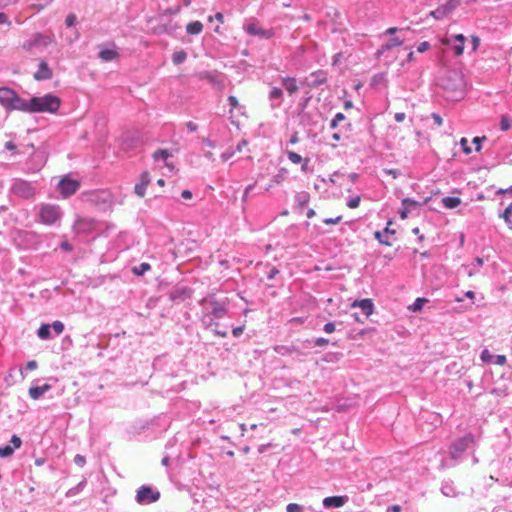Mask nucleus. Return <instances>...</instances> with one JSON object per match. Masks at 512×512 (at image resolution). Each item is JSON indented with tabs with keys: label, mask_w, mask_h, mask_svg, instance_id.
I'll use <instances>...</instances> for the list:
<instances>
[{
	"label": "nucleus",
	"mask_w": 512,
	"mask_h": 512,
	"mask_svg": "<svg viewBox=\"0 0 512 512\" xmlns=\"http://www.w3.org/2000/svg\"><path fill=\"white\" fill-rule=\"evenodd\" d=\"M460 145H461V147H462V149H463V152H464L465 154H467V155H468V154H470V153L472 152V149H471V147L469 146V144H468V140H467L466 138H462V139L460 140Z\"/></svg>",
	"instance_id": "c03bdc74"
},
{
	"label": "nucleus",
	"mask_w": 512,
	"mask_h": 512,
	"mask_svg": "<svg viewBox=\"0 0 512 512\" xmlns=\"http://www.w3.org/2000/svg\"><path fill=\"white\" fill-rule=\"evenodd\" d=\"M51 388H52V386L48 383H45L40 386H31L28 390V394L31 399L39 400Z\"/></svg>",
	"instance_id": "5701e85b"
},
{
	"label": "nucleus",
	"mask_w": 512,
	"mask_h": 512,
	"mask_svg": "<svg viewBox=\"0 0 512 512\" xmlns=\"http://www.w3.org/2000/svg\"><path fill=\"white\" fill-rule=\"evenodd\" d=\"M458 5V0H448L445 4L431 11L430 15L436 20H441L448 16L453 10H455L458 7Z\"/></svg>",
	"instance_id": "f8f14e48"
},
{
	"label": "nucleus",
	"mask_w": 512,
	"mask_h": 512,
	"mask_svg": "<svg viewBox=\"0 0 512 512\" xmlns=\"http://www.w3.org/2000/svg\"><path fill=\"white\" fill-rule=\"evenodd\" d=\"M55 43V36L52 31L45 33L35 32L21 44V49L27 53L42 51Z\"/></svg>",
	"instance_id": "7ed1b4c3"
},
{
	"label": "nucleus",
	"mask_w": 512,
	"mask_h": 512,
	"mask_svg": "<svg viewBox=\"0 0 512 512\" xmlns=\"http://www.w3.org/2000/svg\"><path fill=\"white\" fill-rule=\"evenodd\" d=\"M160 493L151 487L142 486L137 493V501L141 504H149L159 499Z\"/></svg>",
	"instance_id": "ddd939ff"
},
{
	"label": "nucleus",
	"mask_w": 512,
	"mask_h": 512,
	"mask_svg": "<svg viewBox=\"0 0 512 512\" xmlns=\"http://www.w3.org/2000/svg\"><path fill=\"white\" fill-rule=\"evenodd\" d=\"M347 497L345 496H330L323 500V505L326 508H340L346 503Z\"/></svg>",
	"instance_id": "b1692460"
},
{
	"label": "nucleus",
	"mask_w": 512,
	"mask_h": 512,
	"mask_svg": "<svg viewBox=\"0 0 512 512\" xmlns=\"http://www.w3.org/2000/svg\"><path fill=\"white\" fill-rule=\"evenodd\" d=\"M328 343L329 340L323 337H319L314 340V345L318 347L326 346Z\"/></svg>",
	"instance_id": "13d9d810"
},
{
	"label": "nucleus",
	"mask_w": 512,
	"mask_h": 512,
	"mask_svg": "<svg viewBox=\"0 0 512 512\" xmlns=\"http://www.w3.org/2000/svg\"><path fill=\"white\" fill-rule=\"evenodd\" d=\"M511 127V123L508 117L502 116L501 122H500V128L502 131H507Z\"/></svg>",
	"instance_id": "37998d69"
},
{
	"label": "nucleus",
	"mask_w": 512,
	"mask_h": 512,
	"mask_svg": "<svg viewBox=\"0 0 512 512\" xmlns=\"http://www.w3.org/2000/svg\"><path fill=\"white\" fill-rule=\"evenodd\" d=\"M341 219H342L341 216H337L335 218H325L323 220V223H325L327 225H335V224H338L341 221Z\"/></svg>",
	"instance_id": "864d4df0"
},
{
	"label": "nucleus",
	"mask_w": 512,
	"mask_h": 512,
	"mask_svg": "<svg viewBox=\"0 0 512 512\" xmlns=\"http://www.w3.org/2000/svg\"><path fill=\"white\" fill-rule=\"evenodd\" d=\"M22 444L21 439L17 435H13L10 440L11 447H14V450L19 448Z\"/></svg>",
	"instance_id": "49530a36"
},
{
	"label": "nucleus",
	"mask_w": 512,
	"mask_h": 512,
	"mask_svg": "<svg viewBox=\"0 0 512 512\" xmlns=\"http://www.w3.org/2000/svg\"><path fill=\"white\" fill-rule=\"evenodd\" d=\"M484 264V260L480 257H477L474 259L473 263L469 266V270L467 271V274L469 277H472L476 275Z\"/></svg>",
	"instance_id": "c756f323"
},
{
	"label": "nucleus",
	"mask_w": 512,
	"mask_h": 512,
	"mask_svg": "<svg viewBox=\"0 0 512 512\" xmlns=\"http://www.w3.org/2000/svg\"><path fill=\"white\" fill-rule=\"evenodd\" d=\"M360 201H361V198L360 196H355L353 198H350L348 201H347V206L351 209H354V208H357L360 204Z\"/></svg>",
	"instance_id": "79ce46f5"
},
{
	"label": "nucleus",
	"mask_w": 512,
	"mask_h": 512,
	"mask_svg": "<svg viewBox=\"0 0 512 512\" xmlns=\"http://www.w3.org/2000/svg\"><path fill=\"white\" fill-rule=\"evenodd\" d=\"M203 30V24L200 21H193L187 24L186 31L190 35H198Z\"/></svg>",
	"instance_id": "cd10ccee"
},
{
	"label": "nucleus",
	"mask_w": 512,
	"mask_h": 512,
	"mask_svg": "<svg viewBox=\"0 0 512 512\" xmlns=\"http://www.w3.org/2000/svg\"><path fill=\"white\" fill-rule=\"evenodd\" d=\"M465 36L463 34L450 35L441 40V43L451 49L455 56H461L464 52Z\"/></svg>",
	"instance_id": "9d476101"
},
{
	"label": "nucleus",
	"mask_w": 512,
	"mask_h": 512,
	"mask_svg": "<svg viewBox=\"0 0 512 512\" xmlns=\"http://www.w3.org/2000/svg\"><path fill=\"white\" fill-rule=\"evenodd\" d=\"M404 43V39L399 37L390 38L385 44L382 45L380 52L391 50L395 47L401 46Z\"/></svg>",
	"instance_id": "bb28decb"
},
{
	"label": "nucleus",
	"mask_w": 512,
	"mask_h": 512,
	"mask_svg": "<svg viewBox=\"0 0 512 512\" xmlns=\"http://www.w3.org/2000/svg\"><path fill=\"white\" fill-rule=\"evenodd\" d=\"M255 184H251V185H248L245 190H244V194L242 196V201L243 202H246L247 199H248V195L250 194V191H252V189L254 188Z\"/></svg>",
	"instance_id": "e2e57ef3"
},
{
	"label": "nucleus",
	"mask_w": 512,
	"mask_h": 512,
	"mask_svg": "<svg viewBox=\"0 0 512 512\" xmlns=\"http://www.w3.org/2000/svg\"><path fill=\"white\" fill-rule=\"evenodd\" d=\"M344 119H345V115L343 113H341V112L336 113L335 116L333 117V119L331 120L330 127L332 129L337 128L339 123L342 122Z\"/></svg>",
	"instance_id": "4c0bfd02"
},
{
	"label": "nucleus",
	"mask_w": 512,
	"mask_h": 512,
	"mask_svg": "<svg viewBox=\"0 0 512 512\" xmlns=\"http://www.w3.org/2000/svg\"><path fill=\"white\" fill-rule=\"evenodd\" d=\"M74 462L78 465V466H83L85 464V457L82 456V455H76L74 457Z\"/></svg>",
	"instance_id": "338daca9"
},
{
	"label": "nucleus",
	"mask_w": 512,
	"mask_h": 512,
	"mask_svg": "<svg viewBox=\"0 0 512 512\" xmlns=\"http://www.w3.org/2000/svg\"><path fill=\"white\" fill-rule=\"evenodd\" d=\"M442 204L445 208L454 209L461 204V199L459 197H444L442 199Z\"/></svg>",
	"instance_id": "c85d7f7f"
},
{
	"label": "nucleus",
	"mask_w": 512,
	"mask_h": 512,
	"mask_svg": "<svg viewBox=\"0 0 512 512\" xmlns=\"http://www.w3.org/2000/svg\"><path fill=\"white\" fill-rule=\"evenodd\" d=\"M336 327H335V324L333 322H328L324 325L323 327V330L325 333H333L335 331Z\"/></svg>",
	"instance_id": "4d7b16f0"
},
{
	"label": "nucleus",
	"mask_w": 512,
	"mask_h": 512,
	"mask_svg": "<svg viewBox=\"0 0 512 512\" xmlns=\"http://www.w3.org/2000/svg\"><path fill=\"white\" fill-rule=\"evenodd\" d=\"M190 296V290L186 287H176L169 293V299L173 302H182Z\"/></svg>",
	"instance_id": "6ab92c4d"
},
{
	"label": "nucleus",
	"mask_w": 512,
	"mask_h": 512,
	"mask_svg": "<svg viewBox=\"0 0 512 512\" xmlns=\"http://www.w3.org/2000/svg\"><path fill=\"white\" fill-rule=\"evenodd\" d=\"M375 238L381 243V244H384L386 246H391L392 243L390 242V240L388 239V237L386 235H384L381 231H376L375 232Z\"/></svg>",
	"instance_id": "ea45409f"
},
{
	"label": "nucleus",
	"mask_w": 512,
	"mask_h": 512,
	"mask_svg": "<svg viewBox=\"0 0 512 512\" xmlns=\"http://www.w3.org/2000/svg\"><path fill=\"white\" fill-rule=\"evenodd\" d=\"M287 512H302V508L295 503H290L287 505Z\"/></svg>",
	"instance_id": "5fc2aeb1"
},
{
	"label": "nucleus",
	"mask_w": 512,
	"mask_h": 512,
	"mask_svg": "<svg viewBox=\"0 0 512 512\" xmlns=\"http://www.w3.org/2000/svg\"><path fill=\"white\" fill-rule=\"evenodd\" d=\"M281 83L289 95H293L299 89L297 80L294 77H282Z\"/></svg>",
	"instance_id": "393cba45"
},
{
	"label": "nucleus",
	"mask_w": 512,
	"mask_h": 512,
	"mask_svg": "<svg viewBox=\"0 0 512 512\" xmlns=\"http://www.w3.org/2000/svg\"><path fill=\"white\" fill-rule=\"evenodd\" d=\"M235 154L234 150H227L221 154V159L223 161L229 160Z\"/></svg>",
	"instance_id": "0e129e2a"
},
{
	"label": "nucleus",
	"mask_w": 512,
	"mask_h": 512,
	"mask_svg": "<svg viewBox=\"0 0 512 512\" xmlns=\"http://www.w3.org/2000/svg\"><path fill=\"white\" fill-rule=\"evenodd\" d=\"M37 335L40 339H49L51 336V326L49 324L41 325L37 331Z\"/></svg>",
	"instance_id": "473e14b6"
},
{
	"label": "nucleus",
	"mask_w": 512,
	"mask_h": 512,
	"mask_svg": "<svg viewBox=\"0 0 512 512\" xmlns=\"http://www.w3.org/2000/svg\"><path fill=\"white\" fill-rule=\"evenodd\" d=\"M480 359L484 363H494L499 366L505 365L507 361L505 355H492L488 349L482 350Z\"/></svg>",
	"instance_id": "f3484780"
},
{
	"label": "nucleus",
	"mask_w": 512,
	"mask_h": 512,
	"mask_svg": "<svg viewBox=\"0 0 512 512\" xmlns=\"http://www.w3.org/2000/svg\"><path fill=\"white\" fill-rule=\"evenodd\" d=\"M275 352H277L278 354H286V353H290L293 348H290V347H287V346H276L274 348Z\"/></svg>",
	"instance_id": "8fccbe9b"
},
{
	"label": "nucleus",
	"mask_w": 512,
	"mask_h": 512,
	"mask_svg": "<svg viewBox=\"0 0 512 512\" xmlns=\"http://www.w3.org/2000/svg\"><path fill=\"white\" fill-rule=\"evenodd\" d=\"M283 95V90L279 87H272L270 89L268 99L272 109L279 108L281 106Z\"/></svg>",
	"instance_id": "a211bd4d"
},
{
	"label": "nucleus",
	"mask_w": 512,
	"mask_h": 512,
	"mask_svg": "<svg viewBox=\"0 0 512 512\" xmlns=\"http://www.w3.org/2000/svg\"><path fill=\"white\" fill-rule=\"evenodd\" d=\"M25 99L9 87H0V105L6 110H18L23 112Z\"/></svg>",
	"instance_id": "20e7f679"
},
{
	"label": "nucleus",
	"mask_w": 512,
	"mask_h": 512,
	"mask_svg": "<svg viewBox=\"0 0 512 512\" xmlns=\"http://www.w3.org/2000/svg\"><path fill=\"white\" fill-rule=\"evenodd\" d=\"M402 204V208L401 210L399 211V215H400V218L401 219H406L409 215V213L420 206V203L415 201L414 199H411V198H404L401 202Z\"/></svg>",
	"instance_id": "aec40b11"
},
{
	"label": "nucleus",
	"mask_w": 512,
	"mask_h": 512,
	"mask_svg": "<svg viewBox=\"0 0 512 512\" xmlns=\"http://www.w3.org/2000/svg\"><path fill=\"white\" fill-rule=\"evenodd\" d=\"M62 210L56 204L43 203L39 206V221L45 225H53L62 217Z\"/></svg>",
	"instance_id": "39448f33"
},
{
	"label": "nucleus",
	"mask_w": 512,
	"mask_h": 512,
	"mask_svg": "<svg viewBox=\"0 0 512 512\" xmlns=\"http://www.w3.org/2000/svg\"><path fill=\"white\" fill-rule=\"evenodd\" d=\"M14 452V447H11V445L7 444L0 447V457L6 458L10 455H12Z\"/></svg>",
	"instance_id": "58836bf2"
},
{
	"label": "nucleus",
	"mask_w": 512,
	"mask_h": 512,
	"mask_svg": "<svg viewBox=\"0 0 512 512\" xmlns=\"http://www.w3.org/2000/svg\"><path fill=\"white\" fill-rule=\"evenodd\" d=\"M442 86L446 90L462 92L465 87V82L462 74L456 70H453L447 72L445 78L442 81Z\"/></svg>",
	"instance_id": "423d86ee"
},
{
	"label": "nucleus",
	"mask_w": 512,
	"mask_h": 512,
	"mask_svg": "<svg viewBox=\"0 0 512 512\" xmlns=\"http://www.w3.org/2000/svg\"><path fill=\"white\" fill-rule=\"evenodd\" d=\"M186 58H187V54L183 50L175 51L172 54V61L176 65L183 63L186 60Z\"/></svg>",
	"instance_id": "72a5a7b5"
},
{
	"label": "nucleus",
	"mask_w": 512,
	"mask_h": 512,
	"mask_svg": "<svg viewBox=\"0 0 512 512\" xmlns=\"http://www.w3.org/2000/svg\"><path fill=\"white\" fill-rule=\"evenodd\" d=\"M228 103H229L231 109H235L239 105V102H238V100H237V98L235 96H229L228 97Z\"/></svg>",
	"instance_id": "680f3d73"
},
{
	"label": "nucleus",
	"mask_w": 512,
	"mask_h": 512,
	"mask_svg": "<svg viewBox=\"0 0 512 512\" xmlns=\"http://www.w3.org/2000/svg\"><path fill=\"white\" fill-rule=\"evenodd\" d=\"M186 127L190 132H195L198 129V125L192 121L187 122Z\"/></svg>",
	"instance_id": "774afa93"
},
{
	"label": "nucleus",
	"mask_w": 512,
	"mask_h": 512,
	"mask_svg": "<svg viewBox=\"0 0 512 512\" xmlns=\"http://www.w3.org/2000/svg\"><path fill=\"white\" fill-rule=\"evenodd\" d=\"M432 119L434 120V123L437 125V126H441L443 124V119L442 117L437 114V113H433L432 114Z\"/></svg>",
	"instance_id": "69168bd1"
},
{
	"label": "nucleus",
	"mask_w": 512,
	"mask_h": 512,
	"mask_svg": "<svg viewBox=\"0 0 512 512\" xmlns=\"http://www.w3.org/2000/svg\"><path fill=\"white\" fill-rule=\"evenodd\" d=\"M308 198H309L308 194L301 193V194L297 195L296 200L300 206H304L308 203Z\"/></svg>",
	"instance_id": "a18cd8bd"
},
{
	"label": "nucleus",
	"mask_w": 512,
	"mask_h": 512,
	"mask_svg": "<svg viewBox=\"0 0 512 512\" xmlns=\"http://www.w3.org/2000/svg\"><path fill=\"white\" fill-rule=\"evenodd\" d=\"M499 217L502 218L508 228L512 230V203L502 213L499 214Z\"/></svg>",
	"instance_id": "7c9ffc66"
},
{
	"label": "nucleus",
	"mask_w": 512,
	"mask_h": 512,
	"mask_svg": "<svg viewBox=\"0 0 512 512\" xmlns=\"http://www.w3.org/2000/svg\"><path fill=\"white\" fill-rule=\"evenodd\" d=\"M117 56L118 53L112 49H102L99 52V57L106 62L114 60L115 58H117Z\"/></svg>",
	"instance_id": "2f4dec72"
},
{
	"label": "nucleus",
	"mask_w": 512,
	"mask_h": 512,
	"mask_svg": "<svg viewBox=\"0 0 512 512\" xmlns=\"http://www.w3.org/2000/svg\"><path fill=\"white\" fill-rule=\"evenodd\" d=\"M471 44H472V51H476L480 45V39L478 36L472 35L471 36Z\"/></svg>",
	"instance_id": "6e6d98bb"
},
{
	"label": "nucleus",
	"mask_w": 512,
	"mask_h": 512,
	"mask_svg": "<svg viewBox=\"0 0 512 512\" xmlns=\"http://www.w3.org/2000/svg\"><path fill=\"white\" fill-rule=\"evenodd\" d=\"M473 443V436L471 434H467L462 438L456 440L450 446V457L451 460L457 462L462 454L466 451V449Z\"/></svg>",
	"instance_id": "1a4fd4ad"
},
{
	"label": "nucleus",
	"mask_w": 512,
	"mask_h": 512,
	"mask_svg": "<svg viewBox=\"0 0 512 512\" xmlns=\"http://www.w3.org/2000/svg\"><path fill=\"white\" fill-rule=\"evenodd\" d=\"M486 137H474L472 143L475 145V150L479 152L481 150V142L485 140Z\"/></svg>",
	"instance_id": "3c124183"
},
{
	"label": "nucleus",
	"mask_w": 512,
	"mask_h": 512,
	"mask_svg": "<svg viewBox=\"0 0 512 512\" xmlns=\"http://www.w3.org/2000/svg\"><path fill=\"white\" fill-rule=\"evenodd\" d=\"M327 81V75L326 72L323 70H318L316 72H313L305 79L303 82L304 85L308 86L309 88H316L323 84H325Z\"/></svg>",
	"instance_id": "2eb2a0df"
},
{
	"label": "nucleus",
	"mask_w": 512,
	"mask_h": 512,
	"mask_svg": "<svg viewBox=\"0 0 512 512\" xmlns=\"http://www.w3.org/2000/svg\"><path fill=\"white\" fill-rule=\"evenodd\" d=\"M286 154H287L288 159L293 164H300L303 161V158L301 157V155H299L298 153H296L294 151H287Z\"/></svg>",
	"instance_id": "e433bc0d"
},
{
	"label": "nucleus",
	"mask_w": 512,
	"mask_h": 512,
	"mask_svg": "<svg viewBox=\"0 0 512 512\" xmlns=\"http://www.w3.org/2000/svg\"><path fill=\"white\" fill-rule=\"evenodd\" d=\"M46 157L43 152L35 151L27 161V169L30 172L39 171L45 164Z\"/></svg>",
	"instance_id": "4468645a"
},
{
	"label": "nucleus",
	"mask_w": 512,
	"mask_h": 512,
	"mask_svg": "<svg viewBox=\"0 0 512 512\" xmlns=\"http://www.w3.org/2000/svg\"><path fill=\"white\" fill-rule=\"evenodd\" d=\"M53 77L52 69L45 60H41L38 64L37 71L34 72L33 78L36 81L50 80Z\"/></svg>",
	"instance_id": "dca6fc26"
},
{
	"label": "nucleus",
	"mask_w": 512,
	"mask_h": 512,
	"mask_svg": "<svg viewBox=\"0 0 512 512\" xmlns=\"http://www.w3.org/2000/svg\"><path fill=\"white\" fill-rule=\"evenodd\" d=\"M408 28H397V27H390L385 31V35H394L397 32H404L407 31Z\"/></svg>",
	"instance_id": "603ef678"
},
{
	"label": "nucleus",
	"mask_w": 512,
	"mask_h": 512,
	"mask_svg": "<svg viewBox=\"0 0 512 512\" xmlns=\"http://www.w3.org/2000/svg\"><path fill=\"white\" fill-rule=\"evenodd\" d=\"M429 48H430V43L427 42V41H424V42H421L417 46V51L420 52V53H423V52L427 51Z\"/></svg>",
	"instance_id": "bf43d9fd"
},
{
	"label": "nucleus",
	"mask_w": 512,
	"mask_h": 512,
	"mask_svg": "<svg viewBox=\"0 0 512 512\" xmlns=\"http://www.w3.org/2000/svg\"><path fill=\"white\" fill-rule=\"evenodd\" d=\"M150 181L151 178L149 173L143 172L140 176V182L137 183L134 187V191L139 197H144L146 193V188L149 185Z\"/></svg>",
	"instance_id": "4be33fe9"
},
{
	"label": "nucleus",
	"mask_w": 512,
	"mask_h": 512,
	"mask_svg": "<svg viewBox=\"0 0 512 512\" xmlns=\"http://www.w3.org/2000/svg\"><path fill=\"white\" fill-rule=\"evenodd\" d=\"M51 329L56 333V335H60L64 330V324L61 321H54L51 325Z\"/></svg>",
	"instance_id": "a19ab883"
},
{
	"label": "nucleus",
	"mask_w": 512,
	"mask_h": 512,
	"mask_svg": "<svg viewBox=\"0 0 512 512\" xmlns=\"http://www.w3.org/2000/svg\"><path fill=\"white\" fill-rule=\"evenodd\" d=\"M383 172L386 175L392 176L394 179L400 176L401 172L398 169H384Z\"/></svg>",
	"instance_id": "09e8293b"
},
{
	"label": "nucleus",
	"mask_w": 512,
	"mask_h": 512,
	"mask_svg": "<svg viewBox=\"0 0 512 512\" xmlns=\"http://www.w3.org/2000/svg\"><path fill=\"white\" fill-rule=\"evenodd\" d=\"M170 156H171V155H170L169 151H168V150H166V149H159V150L155 151V152L153 153V155H152V157H153V159H154L155 161H160V160H162V161L165 163V165H166L167 167H169V169H170V170H172V169H173V167H172V166H170V165L168 164V162H167V160H168V158H169Z\"/></svg>",
	"instance_id": "a878e982"
},
{
	"label": "nucleus",
	"mask_w": 512,
	"mask_h": 512,
	"mask_svg": "<svg viewBox=\"0 0 512 512\" xmlns=\"http://www.w3.org/2000/svg\"><path fill=\"white\" fill-rule=\"evenodd\" d=\"M79 187L80 182L69 175L63 176L57 184V190L63 198H68L75 194Z\"/></svg>",
	"instance_id": "6e6552de"
},
{
	"label": "nucleus",
	"mask_w": 512,
	"mask_h": 512,
	"mask_svg": "<svg viewBox=\"0 0 512 512\" xmlns=\"http://www.w3.org/2000/svg\"><path fill=\"white\" fill-rule=\"evenodd\" d=\"M352 308H360L362 312L368 317L374 312V304L371 299L355 300L351 304Z\"/></svg>",
	"instance_id": "412c9836"
},
{
	"label": "nucleus",
	"mask_w": 512,
	"mask_h": 512,
	"mask_svg": "<svg viewBox=\"0 0 512 512\" xmlns=\"http://www.w3.org/2000/svg\"><path fill=\"white\" fill-rule=\"evenodd\" d=\"M151 266L148 263H141L138 266L132 268V272L137 276L144 275L148 270H150Z\"/></svg>",
	"instance_id": "f704fd0d"
},
{
	"label": "nucleus",
	"mask_w": 512,
	"mask_h": 512,
	"mask_svg": "<svg viewBox=\"0 0 512 512\" xmlns=\"http://www.w3.org/2000/svg\"><path fill=\"white\" fill-rule=\"evenodd\" d=\"M428 302L426 298H417L412 305L409 306V309L413 312L419 311L422 309L424 304Z\"/></svg>",
	"instance_id": "c9c22d12"
},
{
	"label": "nucleus",
	"mask_w": 512,
	"mask_h": 512,
	"mask_svg": "<svg viewBox=\"0 0 512 512\" xmlns=\"http://www.w3.org/2000/svg\"><path fill=\"white\" fill-rule=\"evenodd\" d=\"M61 105L58 96L48 93L43 96H34L29 100H25L23 112L26 113H56Z\"/></svg>",
	"instance_id": "f257e3e1"
},
{
	"label": "nucleus",
	"mask_w": 512,
	"mask_h": 512,
	"mask_svg": "<svg viewBox=\"0 0 512 512\" xmlns=\"http://www.w3.org/2000/svg\"><path fill=\"white\" fill-rule=\"evenodd\" d=\"M11 191L14 195L24 199H31L36 194V189L33 185L23 179H15L12 183Z\"/></svg>",
	"instance_id": "0eeeda50"
},
{
	"label": "nucleus",
	"mask_w": 512,
	"mask_h": 512,
	"mask_svg": "<svg viewBox=\"0 0 512 512\" xmlns=\"http://www.w3.org/2000/svg\"><path fill=\"white\" fill-rule=\"evenodd\" d=\"M76 23L75 14H68L65 19V24L67 27H72Z\"/></svg>",
	"instance_id": "de8ad7c7"
},
{
	"label": "nucleus",
	"mask_w": 512,
	"mask_h": 512,
	"mask_svg": "<svg viewBox=\"0 0 512 512\" xmlns=\"http://www.w3.org/2000/svg\"><path fill=\"white\" fill-rule=\"evenodd\" d=\"M201 78L202 79H206V80H208L211 83H214L216 81V76L214 74L210 73V72H204L201 75Z\"/></svg>",
	"instance_id": "052dcab7"
},
{
	"label": "nucleus",
	"mask_w": 512,
	"mask_h": 512,
	"mask_svg": "<svg viewBox=\"0 0 512 512\" xmlns=\"http://www.w3.org/2000/svg\"><path fill=\"white\" fill-rule=\"evenodd\" d=\"M200 305L202 306L201 321L205 327L217 324L216 320L222 319L227 313L225 302L217 301L213 297L202 299Z\"/></svg>",
	"instance_id": "f03ea898"
},
{
	"label": "nucleus",
	"mask_w": 512,
	"mask_h": 512,
	"mask_svg": "<svg viewBox=\"0 0 512 512\" xmlns=\"http://www.w3.org/2000/svg\"><path fill=\"white\" fill-rule=\"evenodd\" d=\"M244 31L251 36H256L261 39H271L276 34L275 29H263L256 23H249L245 25Z\"/></svg>",
	"instance_id": "9b49d317"
}]
</instances>
